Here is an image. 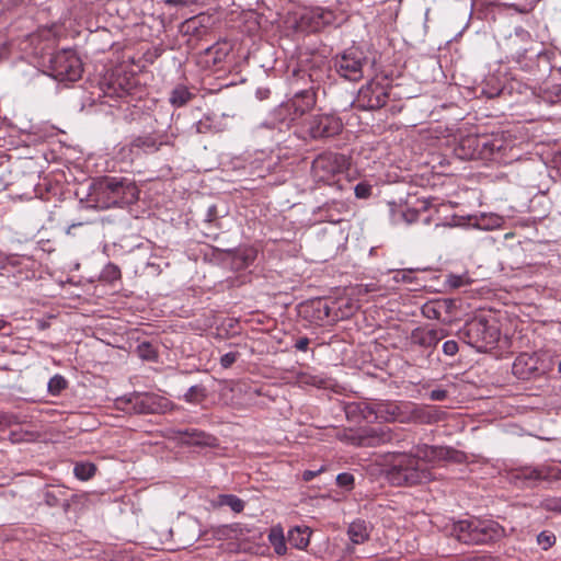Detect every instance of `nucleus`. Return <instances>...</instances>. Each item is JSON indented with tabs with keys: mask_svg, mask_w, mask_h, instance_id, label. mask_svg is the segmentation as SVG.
Segmentation results:
<instances>
[{
	"mask_svg": "<svg viewBox=\"0 0 561 561\" xmlns=\"http://www.w3.org/2000/svg\"><path fill=\"white\" fill-rule=\"evenodd\" d=\"M506 147V141L502 135L491 134L481 135L479 153L481 157L478 159H492L495 154L502 152Z\"/></svg>",
	"mask_w": 561,
	"mask_h": 561,
	"instance_id": "16",
	"label": "nucleus"
},
{
	"mask_svg": "<svg viewBox=\"0 0 561 561\" xmlns=\"http://www.w3.org/2000/svg\"><path fill=\"white\" fill-rule=\"evenodd\" d=\"M503 45L513 57L518 59L526 57L528 53L539 54V51L535 49L536 42L531 34L522 26L516 27L514 32L504 39Z\"/></svg>",
	"mask_w": 561,
	"mask_h": 561,
	"instance_id": "11",
	"label": "nucleus"
},
{
	"mask_svg": "<svg viewBox=\"0 0 561 561\" xmlns=\"http://www.w3.org/2000/svg\"><path fill=\"white\" fill-rule=\"evenodd\" d=\"M443 352L448 356H454L458 352V344L456 341H446L443 344Z\"/></svg>",
	"mask_w": 561,
	"mask_h": 561,
	"instance_id": "44",
	"label": "nucleus"
},
{
	"mask_svg": "<svg viewBox=\"0 0 561 561\" xmlns=\"http://www.w3.org/2000/svg\"><path fill=\"white\" fill-rule=\"evenodd\" d=\"M354 547H347V551L353 552Z\"/></svg>",
	"mask_w": 561,
	"mask_h": 561,
	"instance_id": "61",
	"label": "nucleus"
},
{
	"mask_svg": "<svg viewBox=\"0 0 561 561\" xmlns=\"http://www.w3.org/2000/svg\"><path fill=\"white\" fill-rule=\"evenodd\" d=\"M80 225H81V224H78V226H80ZM73 227H77V225H76V224H73L72 226H70V227L68 228V230H67V233H70V230H71V228H73Z\"/></svg>",
	"mask_w": 561,
	"mask_h": 561,
	"instance_id": "58",
	"label": "nucleus"
},
{
	"mask_svg": "<svg viewBox=\"0 0 561 561\" xmlns=\"http://www.w3.org/2000/svg\"><path fill=\"white\" fill-rule=\"evenodd\" d=\"M451 450L440 446L417 445L413 454L393 453L389 461L390 480L398 484L415 485L433 480L428 463L445 460Z\"/></svg>",
	"mask_w": 561,
	"mask_h": 561,
	"instance_id": "1",
	"label": "nucleus"
},
{
	"mask_svg": "<svg viewBox=\"0 0 561 561\" xmlns=\"http://www.w3.org/2000/svg\"><path fill=\"white\" fill-rule=\"evenodd\" d=\"M558 371L561 374V358H560V362L558 364Z\"/></svg>",
	"mask_w": 561,
	"mask_h": 561,
	"instance_id": "60",
	"label": "nucleus"
},
{
	"mask_svg": "<svg viewBox=\"0 0 561 561\" xmlns=\"http://www.w3.org/2000/svg\"><path fill=\"white\" fill-rule=\"evenodd\" d=\"M350 163L344 154L324 152L312 162V174L316 181L327 184L334 183V178L347 170Z\"/></svg>",
	"mask_w": 561,
	"mask_h": 561,
	"instance_id": "6",
	"label": "nucleus"
},
{
	"mask_svg": "<svg viewBox=\"0 0 561 561\" xmlns=\"http://www.w3.org/2000/svg\"><path fill=\"white\" fill-rule=\"evenodd\" d=\"M5 322L4 320L0 319V330L4 327Z\"/></svg>",
	"mask_w": 561,
	"mask_h": 561,
	"instance_id": "59",
	"label": "nucleus"
},
{
	"mask_svg": "<svg viewBox=\"0 0 561 561\" xmlns=\"http://www.w3.org/2000/svg\"><path fill=\"white\" fill-rule=\"evenodd\" d=\"M321 471H322V468H321V469H319V470H316V471H313V470H306V471H304V473H302V479H304L305 481H307V482H308V481H311V480H312L314 477H317V474H318L319 472H321Z\"/></svg>",
	"mask_w": 561,
	"mask_h": 561,
	"instance_id": "52",
	"label": "nucleus"
},
{
	"mask_svg": "<svg viewBox=\"0 0 561 561\" xmlns=\"http://www.w3.org/2000/svg\"><path fill=\"white\" fill-rule=\"evenodd\" d=\"M365 62L366 57L364 53L358 48L352 47L335 58L334 67L340 76L357 81L363 77V66Z\"/></svg>",
	"mask_w": 561,
	"mask_h": 561,
	"instance_id": "7",
	"label": "nucleus"
},
{
	"mask_svg": "<svg viewBox=\"0 0 561 561\" xmlns=\"http://www.w3.org/2000/svg\"><path fill=\"white\" fill-rule=\"evenodd\" d=\"M413 417L420 423H432L437 420L435 413L424 408H415L413 410Z\"/></svg>",
	"mask_w": 561,
	"mask_h": 561,
	"instance_id": "33",
	"label": "nucleus"
},
{
	"mask_svg": "<svg viewBox=\"0 0 561 561\" xmlns=\"http://www.w3.org/2000/svg\"><path fill=\"white\" fill-rule=\"evenodd\" d=\"M162 142H158L152 136L137 137L133 140L131 147L153 152L159 149Z\"/></svg>",
	"mask_w": 561,
	"mask_h": 561,
	"instance_id": "28",
	"label": "nucleus"
},
{
	"mask_svg": "<svg viewBox=\"0 0 561 561\" xmlns=\"http://www.w3.org/2000/svg\"><path fill=\"white\" fill-rule=\"evenodd\" d=\"M542 507L547 511L561 513V497H549L542 501Z\"/></svg>",
	"mask_w": 561,
	"mask_h": 561,
	"instance_id": "37",
	"label": "nucleus"
},
{
	"mask_svg": "<svg viewBox=\"0 0 561 561\" xmlns=\"http://www.w3.org/2000/svg\"><path fill=\"white\" fill-rule=\"evenodd\" d=\"M268 541L276 554L284 556L286 553L287 547L282 527L275 526L271 528L268 534Z\"/></svg>",
	"mask_w": 561,
	"mask_h": 561,
	"instance_id": "23",
	"label": "nucleus"
},
{
	"mask_svg": "<svg viewBox=\"0 0 561 561\" xmlns=\"http://www.w3.org/2000/svg\"><path fill=\"white\" fill-rule=\"evenodd\" d=\"M336 483L339 486L352 489L354 485V477L347 472L340 473L336 477Z\"/></svg>",
	"mask_w": 561,
	"mask_h": 561,
	"instance_id": "38",
	"label": "nucleus"
},
{
	"mask_svg": "<svg viewBox=\"0 0 561 561\" xmlns=\"http://www.w3.org/2000/svg\"><path fill=\"white\" fill-rule=\"evenodd\" d=\"M409 403H397L390 401L377 402L375 408L377 421L380 422H407L408 416L403 412V409H408Z\"/></svg>",
	"mask_w": 561,
	"mask_h": 561,
	"instance_id": "13",
	"label": "nucleus"
},
{
	"mask_svg": "<svg viewBox=\"0 0 561 561\" xmlns=\"http://www.w3.org/2000/svg\"><path fill=\"white\" fill-rule=\"evenodd\" d=\"M445 331L439 329L416 328L411 333V343L421 347H435L445 337Z\"/></svg>",
	"mask_w": 561,
	"mask_h": 561,
	"instance_id": "15",
	"label": "nucleus"
},
{
	"mask_svg": "<svg viewBox=\"0 0 561 561\" xmlns=\"http://www.w3.org/2000/svg\"><path fill=\"white\" fill-rule=\"evenodd\" d=\"M354 192L357 198H368L371 195V186L360 182L355 186Z\"/></svg>",
	"mask_w": 561,
	"mask_h": 561,
	"instance_id": "39",
	"label": "nucleus"
},
{
	"mask_svg": "<svg viewBox=\"0 0 561 561\" xmlns=\"http://www.w3.org/2000/svg\"><path fill=\"white\" fill-rule=\"evenodd\" d=\"M193 127L195 128V131L197 134H206L210 130V123H209V118L206 117L205 119H201L198 122H196Z\"/></svg>",
	"mask_w": 561,
	"mask_h": 561,
	"instance_id": "43",
	"label": "nucleus"
},
{
	"mask_svg": "<svg viewBox=\"0 0 561 561\" xmlns=\"http://www.w3.org/2000/svg\"><path fill=\"white\" fill-rule=\"evenodd\" d=\"M302 381L305 383L317 386V387H322L324 385L323 379L319 378L317 376H307V377H305V379Z\"/></svg>",
	"mask_w": 561,
	"mask_h": 561,
	"instance_id": "47",
	"label": "nucleus"
},
{
	"mask_svg": "<svg viewBox=\"0 0 561 561\" xmlns=\"http://www.w3.org/2000/svg\"><path fill=\"white\" fill-rule=\"evenodd\" d=\"M193 93L185 85L175 87L170 94V103L175 107L186 105L192 99Z\"/></svg>",
	"mask_w": 561,
	"mask_h": 561,
	"instance_id": "24",
	"label": "nucleus"
},
{
	"mask_svg": "<svg viewBox=\"0 0 561 561\" xmlns=\"http://www.w3.org/2000/svg\"><path fill=\"white\" fill-rule=\"evenodd\" d=\"M314 105V95L308 90L297 92L289 103L282 105L277 111V116H284L291 108L295 112L294 121L297 116H301L306 111L310 110Z\"/></svg>",
	"mask_w": 561,
	"mask_h": 561,
	"instance_id": "14",
	"label": "nucleus"
},
{
	"mask_svg": "<svg viewBox=\"0 0 561 561\" xmlns=\"http://www.w3.org/2000/svg\"><path fill=\"white\" fill-rule=\"evenodd\" d=\"M503 224V218L495 214H483L479 218H477L473 224L474 227L483 230H493L501 227Z\"/></svg>",
	"mask_w": 561,
	"mask_h": 561,
	"instance_id": "25",
	"label": "nucleus"
},
{
	"mask_svg": "<svg viewBox=\"0 0 561 561\" xmlns=\"http://www.w3.org/2000/svg\"><path fill=\"white\" fill-rule=\"evenodd\" d=\"M218 504L220 506H228L234 513H240L244 508V502L236 495L222 494L218 497Z\"/></svg>",
	"mask_w": 561,
	"mask_h": 561,
	"instance_id": "29",
	"label": "nucleus"
},
{
	"mask_svg": "<svg viewBox=\"0 0 561 561\" xmlns=\"http://www.w3.org/2000/svg\"><path fill=\"white\" fill-rule=\"evenodd\" d=\"M139 190L134 181L126 178L107 176L99 181L91 193V201L99 209L125 207L135 203Z\"/></svg>",
	"mask_w": 561,
	"mask_h": 561,
	"instance_id": "2",
	"label": "nucleus"
},
{
	"mask_svg": "<svg viewBox=\"0 0 561 561\" xmlns=\"http://www.w3.org/2000/svg\"><path fill=\"white\" fill-rule=\"evenodd\" d=\"M508 7L522 14L528 13L533 10L531 7H527V5L519 7L518 4H515V3L508 4Z\"/></svg>",
	"mask_w": 561,
	"mask_h": 561,
	"instance_id": "51",
	"label": "nucleus"
},
{
	"mask_svg": "<svg viewBox=\"0 0 561 561\" xmlns=\"http://www.w3.org/2000/svg\"><path fill=\"white\" fill-rule=\"evenodd\" d=\"M309 344H310V340L308 337L304 336L296 341L295 347L298 351L306 352L308 350Z\"/></svg>",
	"mask_w": 561,
	"mask_h": 561,
	"instance_id": "46",
	"label": "nucleus"
},
{
	"mask_svg": "<svg viewBox=\"0 0 561 561\" xmlns=\"http://www.w3.org/2000/svg\"><path fill=\"white\" fill-rule=\"evenodd\" d=\"M288 125L289 124L285 122V119H280L278 123H275L274 121L264 122L255 128V134L256 136H261L264 129H270L272 131L278 129L280 131L284 126L288 127Z\"/></svg>",
	"mask_w": 561,
	"mask_h": 561,
	"instance_id": "34",
	"label": "nucleus"
},
{
	"mask_svg": "<svg viewBox=\"0 0 561 561\" xmlns=\"http://www.w3.org/2000/svg\"><path fill=\"white\" fill-rule=\"evenodd\" d=\"M346 20L342 12L321 7L310 8L301 15V22L311 31L318 32L325 26L341 25Z\"/></svg>",
	"mask_w": 561,
	"mask_h": 561,
	"instance_id": "8",
	"label": "nucleus"
},
{
	"mask_svg": "<svg viewBox=\"0 0 561 561\" xmlns=\"http://www.w3.org/2000/svg\"><path fill=\"white\" fill-rule=\"evenodd\" d=\"M49 75L60 82H75L81 78L83 68L72 49H61L49 58Z\"/></svg>",
	"mask_w": 561,
	"mask_h": 561,
	"instance_id": "5",
	"label": "nucleus"
},
{
	"mask_svg": "<svg viewBox=\"0 0 561 561\" xmlns=\"http://www.w3.org/2000/svg\"><path fill=\"white\" fill-rule=\"evenodd\" d=\"M410 273H411V271H400V272H398V275L396 276V278L399 279L398 276H401V279L403 282H410V277H409Z\"/></svg>",
	"mask_w": 561,
	"mask_h": 561,
	"instance_id": "55",
	"label": "nucleus"
},
{
	"mask_svg": "<svg viewBox=\"0 0 561 561\" xmlns=\"http://www.w3.org/2000/svg\"><path fill=\"white\" fill-rule=\"evenodd\" d=\"M459 334L467 344L485 352L497 343L500 328L494 318L476 317L465 324Z\"/></svg>",
	"mask_w": 561,
	"mask_h": 561,
	"instance_id": "4",
	"label": "nucleus"
},
{
	"mask_svg": "<svg viewBox=\"0 0 561 561\" xmlns=\"http://www.w3.org/2000/svg\"><path fill=\"white\" fill-rule=\"evenodd\" d=\"M46 502L48 505L54 506V505H57L58 501L54 494H51L50 492H47L46 493Z\"/></svg>",
	"mask_w": 561,
	"mask_h": 561,
	"instance_id": "54",
	"label": "nucleus"
},
{
	"mask_svg": "<svg viewBox=\"0 0 561 561\" xmlns=\"http://www.w3.org/2000/svg\"><path fill=\"white\" fill-rule=\"evenodd\" d=\"M146 411L151 413H165L171 408V402L161 396L154 393H145Z\"/></svg>",
	"mask_w": 561,
	"mask_h": 561,
	"instance_id": "21",
	"label": "nucleus"
},
{
	"mask_svg": "<svg viewBox=\"0 0 561 561\" xmlns=\"http://www.w3.org/2000/svg\"><path fill=\"white\" fill-rule=\"evenodd\" d=\"M556 536L551 531H541L537 536V542L543 550L551 548L556 543Z\"/></svg>",
	"mask_w": 561,
	"mask_h": 561,
	"instance_id": "36",
	"label": "nucleus"
},
{
	"mask_svg": "<svg viewBox=\"0 0 561 561\" xmlns=\"http://www.w3.org/2000/svg\"><path fill=\"white\" fill-rule=\"evenodd\" d=\"M447 398V391L444 389H434L430 392V399L434 401H443Z\"/></svg>",
	"mask_w": 561,
	"mask_h": 561,
	"instance_id": "45",
	"label": "nucleus"
},
{
	"mask_svg": "<svg viewBox=\"0 0 561 561\" xmlns=\"http://www.w3.org/2000/svg\"><path fill=\"white\" fill-rule=\"evenodd\" d=\"M174 434L179 442L187 445H209L213 439L210 435L197 428L178 430Z\"/></svg>",
	"mask_w": 561,
	"mask_h": 561,
	"instance_id": "20",
	"label": "nucleus"
},
{
	"mask_svg": "<svg viewBox=\"0 0 561 561\" xmlns=\"http://www.w3.org/2000/svg\"><path fill=\"white\" fill-rule=\"evenodd\" d=\"M310 531L307 527H295L288 531L287 540L296 549L302 550L309 545Z\"/></svg>",
	"mask_w": 561,
	"mask_h": 561,
	"instance_id": "22",
	"label": "nucleus"
},
{
	"mask_svg": "<svg viewBox=\"0 0 561 561\" xmlns=\"http://www.w3.org/2000/svg\"><path fill=\"white\" fill-rule=\"evenodd\" d=\"M554 477V470L549 467L524 468L515 474V478L523 480L526 485H531L537 481L548 480Z\"/></svg>",
	"mask_w": 561,
	"mask_h": 561,
	"instance_id": "18",
	"label": "nucleus"
},
{
	"mask_svg": "<svg viewBox=\"0 0 561 561\" xmlns=\"http://www.w3.org/2000/svg\"><path fill=\"white\" fill-rule=\"evenodd\" d=\"M371 525L364 519H355L347 527V536L352 545H363L370 538Z\"/></svg>",
	"mask_w": 561,
	"mask_h": 561,
	"instance_id": "17",
	"label": "nucleus"
},
{
	"mask_svg": "<svg viewBox=\"0 0 561 561\" xmlns=\"http://www.w3.org/2000/svg\"><path fill=\"white\" fill-rule=\"evenodd\" d=\"M481 135H468L461 138L456 153L461 159H478L481 157L479 153Z\"/></svg>",
	"mask_w": 561,
	"mask_h": 561,
	"instance_id": "19",
	"label": "nucleus"
},
{
	"mask_svg": "<svg viewBox=\"0 0 561 561\" xmlns=\"http://www.w3.org/2000/svg\"><path fill=\"white\" fill-rule=\"evenodd\" d=\"M560 94H558V99L561 101V89L559 90Z\"/></svg>",
	"mask_w": 561,
	"mask_h": 561,
	"instance_id": "62",
	"label": "nucleus"
},
{
	"mask_svg": "<svg viewBox=\"0 0 561 561\" xmlns=\"http://www.w3.org/2000/svg\"><path fill=\"white\" fill-rule=\"evenodd\" d=\"M346 308L347 310L342 311L341 318L351 316L357 307L354 306L353 304H346Z\"/></svg>",
	"mask_w": 561,
	"mask_h": 561,
	"instance_id": "53",
	"label": "nucleus"
},
{
	"mask_svg": "<svg viewBox=\"0 0 561 561\" xmlns=\"http://www.w3.org/2000/svg\"><path fill=\"white\" fill-rule=\"evenodd\" d=\"M68 387V381L66 378L59 374L53 376L47 385L48 392L51 396H58Z\"/></svg>",
	"mask_w": 561,
	"mask_h": 561,
	"instance_id": "31",
	"label": "nucleus"
},
{
	"mask_svg": "<svg viewBox=\"0 0 561 561\" xmlns=\"http://www.w3.org/2000/svg\"><path fill=\"white\" fill-rule=\"evenodd\" d=\"M324 313L327 317L330 316V308L328 306H324Z\"/></svg>",
	"mask_w": 561,
	"mask_h": 561,
	"instance_id": "57",
	"label": "nucleus"
},
{
	"mask_svg": "<svg viewBox=\"0 0 561 561\" xmlns=\"http://www.w3.org/2000/svg\"><path fill=\"white\" fill-rule=\"evenodd\" d=\"M402 216L408 224H412L417 219L419 214L415 210H407Z\"/></svg>",
	"mask_w": 561,
	"mask_h": 561,
	"instance_id": "49",
	"label": "nucleus"
},
{
	"mask_svg": "<svg viewBox=\"0 0 561 561\" xmlns=\"http://www.w3.org/2000/svg\"><path fill=\"white\" fill-rule=\"evenodd\" d=\"M124 402L128 405L125 408V410L137 414H148L146 411L147 408L145 393H134Z\"/></svg>",
	"mask_w": 561,
	"mask_h": 561,
	"instance_id": "26",
	"label": "nucleus"
},
{
	"mask_svg": "<svg viewBox=\"0 0 561 561\" xmlns=\"http://www.w3.org/2000/svg\"><path fill=\"white\" fill-rule=\"evenodd\" d=\"M393 438L394 434L388 427L366 428L358 433L355 443L360 447H377L391 443Z\"/></svg>",
	"mask_w": 561,
	"mask_h": 561,
	"instance_id": "12",
	"label": "nucleus"
},
{
	"mask_svg": "<svg viewBox=\"0 0 561 561\" xmlns=\"http://www.w3.org/2000/svg\"><path fill=\"white\" fill-rule=\"evenodd\" d=\"M95 466L91 462H79L73 468L75 477L81 481L91 479L95 473Z\"/></svg>",
	"mask_w": 561,
	"mask_h": 561,
	"instance_id": "30",
	"label": "nucleus"
},
{
	"mask_svg": "<svg viewBox=\"0 0 561 561\" xmlns=\"http://www.w3.org/2000/svg\"><path fill=\"white\" fill-rule=\"evenodd\" d=\"M342 127L341 119L333 114L314 115L307 123V131L313 139L333 137Z\"/></svg>",
	"mask_w": 561,
	"mask_h": 561,
	"instance_id": "10",
	"label": "nucleus"
},
{
	"mask_svg": "<svg viewBox=\"0 0 561 561\" xmlns=\"http://www.w3.org/2000/svg\"><path fill=\"white\" fill-rule=\"evenodd\" d=\"M377 407V402L369 403H360L358 404V411L363 419L367 422L377 421L375 408Z\"/></svg>",
	"mask_w": 561,
	"mask_h": 561,
	"instance_id": "32",
	"label": "nucleus"
},
{
	"mask_svg": "<svg viewBox=\"0 0 561 561\" xmlns=\"http://www.w3.org/2000/svg\"><path fill=\"white\" fill-rule=\"evenodd\" d=\"M138 353L144 359H152L154 357V351L149 343H141L138 346Z\"/></svg>",
	"mask_w": 561,
	"mask_h": 561,
	"instance_id": "41",
	"label": "nucleus"
},
{
	"mask_svg": "<svg viewBox=\"0 0 561 561\" xmlns=\"http://www.w3.org/2000/svg\"><path fill=\"white\" fill-rule=\"evenodd\" d=\"M164 3L170 7H186L190 0H164Z\"/></svg>",
	"mask_w": 561,
	"mask_h": 561,
	"instance_id": "50",
	"label": "nucleus"
},
{
	"mask_svg": "<svg viewBox=\"0 0 561 561\" xmlns=\"http://www.w3.org/2000/svg\"><path fill=\"white\" fill-rule=\"evenodd\" d=\"M387 100L386 87L379 82H369L358 91L355 104L358 108L374 111L381 108Z\"/></svg>",
	"mask_w": 561,
	"mask_h": 561,
	"instance_id": "9",
	"label": "nucleus"
},
{
	"mask_svg": "<svg viewBox=\"0 0 561 561\" xmlns=\"http://www.w3.org/2000/svg\"><path fill=\"white\" fill-rule=\"evenodd\" d=\"M215 214H216V207L210 206L208 209V220H211L215 217Z\"/></svg>",
	"mask_w": 561,
	"mask_h": 561,
	"instance_id": "56",
	"label": "nucleus"
},
{
	"mask_svg": "<svg viewBox=\"0 0 561 561\" xmlns=\"http://www.w3.org/2000/svg\"><path fill=\"white\" fill-rule=\"evenodd\" d=\"M105 272L108 274L111 279H117L121 277V271L115 265H107Z\"/></svg>",
	"mask_w": 561,
	"mask_h": 561,
	"instance_id": "48",
	"label": "nucleus"
},
{
	"mask_svg": "<svg viewBox=\"0 0 561 561\" xmlns=\"http://www.w3.org/2000/svg\"><path fill=\"white\" fill-rule=\"evenodd\" d=\"M207 398V390L203 385H194L183 396L187 403L199 404Z\"/></svg>",
	"mask_w": 561,
	"mask_h": 561,
	"instance_id": "27",
	"label": "nucleus"
},
{
	"mask_svg": "<svg viewBox=\"0 0 561 561\" xmlns=\"http://www.w3.org/2000/svg\"><path fill=\"white\" fill-rule=\"evenodd\" d=\"M237 358H238V353H236V352L226 353L220 357V365L224 368H229L231 365H233L236 363Z\"/></svg>",
	"mask_w": 561,
	"mask_h": 561,
	"instance_id": "42",
	"label": "nucleus"
},
{
	"mask_svg": "<svg viewBox=\"0 0 561 561\" xmlns=\"http://www.w3.org/2000/svg\"><path fill=\"white\" fill-rule=\"evenodd\" d=\"M446 284L450 288H459L470 284V279L467 275L449 274L446 277Z\"/></svg>",
	"mask_w": 561,
	"mask_h": 561,
	"instance_id": "35",
	"label": "nucleus"
},
{
	"mask_svg": "<svg viewBox=\"0 0 561 561\" xmlns=\"http://www.w3.org/2000/svg\"><path fill=\"white\" fill-rule=\"evenodd\" d=\"M422 313L427 319H439L440 317V310L435 305H424Z\"/></svg>",
	"mask_w": 561,
	"mask_h": 561,
	"instance_id": "40",
	"label": "nucleus"
},
{
	"mask_svg": "<svg viewBox=\"0 0 561 561\" xmlns=\"http://www.w3.org/2000/svg\"><path fill=\"white\" fill-rule=\"evenodd\" d=\"M451 535L467 545H488L507 536L504 527L497 522L478 518L454 523Z\"/></svg>",
	"mask_w": 561,
	"mask_h": 561,
	"instance_id": "3",
	"label": "nucleus"
}]
</instances>
